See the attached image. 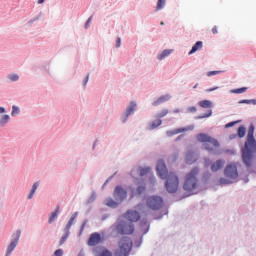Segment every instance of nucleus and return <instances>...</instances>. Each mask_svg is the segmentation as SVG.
Segmentation results:
<instances>
[{
  "label": "nucleus",
  "instance_id": "obj_4",
  "mask_svg": "<svg viewBox=\"0 0 256 256\" xmlns=\"http://www.w3.org/2000/svg\"><path fill=\"white\" fill-rule=\"evenodd\" d=\"M224 175L226 178H220L219 185H230L233 183V179H237L239 177V172L237 171V165L231 163L228 164L224 170Z\"/></svg>",
  "mask_w": 256,
  "mask_h": 256
},
{
  "label": "nucleus",
  "instance_id": "obj_35",
  "mask_svg": "<svg viewBox=\"0 0 256 256\" xmlns=\"http://www.w3.org/2000/svg\"><path fill=\"white\" fill-rule=\"evenodd\" d=\"M211 115H213V111L209 110L206 114H204L203 116L198 117L199 119H205L207 117H211Z\"/></svg>",
  "mask_w": 256,
  "mask_h": 256
},
{
  "label": "nucleus",
  "instance_id": "obj_53",
  "mask_svg": "<svg viewBox=\"0 0 256 256\" xmlns=\"http://www.w3.org/2000/svg\"><path fill=\"white\" fill-rule=\"evenodd\" d=\"M179 111H180L179 109H175L174 113H179Z\"/></svg>",
  "mask_w": 256,
  "mask_h": 256
},
{
  "label": "nucleus",
  "instance_id": "obj_11",
  "mask_svg": "<svg viewBox=\"0 0 256 256\" xmlns=\"http://www.w3.org/2000/svg\"><path fill=\"white\" fill-rule=\"evenodd\" d=\"M125 219H128L131 223H137L141 219V214L135 210H128L124 214Z\"/></svg>",
  "mask_w": 256,
  "mask_h": 256
},
{
  "label": "nucleus",
  "instance_id": "obj_21",
  "mask_svg": "<svg viewBox=\"0 0 256 256\" xmlns=\"http://www.w3.org/2000/svg\"><path fill=\"white\" fill-rule=\"evenodd\" d=\"M171 53H173V50H164L161 54L158 55L159 61H163V59H165V57H169Z\"/></svg>",
  "mask_w": 256,
  "mask_h": 256
},
{
  "label": "nucleus",
  "instance_id": "obj_2",
  "mask_svg": "<svg viewBox=\"0 0 256 256\" xmlns=\"http://www.w3.org/2000/svg\"><path fill=\"white\" fill-rule=\"evenodd\" d=\"M254 131L255 128L250 126L247 134V141L245 142L244 149L242 151V159L246 167H251V161H253L251 149L255 147V137L253 136Z\"/></svg>",
  "mask_w": 256,
  "mask_h": 256
},
{
  "label": "nucleus",
  "instance_id": "obj_3",
  "mask_svg": "<svg viewBox=\"0 0 256 256\" xmlns=\"http://www.w3.org/2000/svg\"><path fill=\"white\" fill-rule=\"evenodd\" d=\"M197 187H199V168L195 167L185 175L183 189L191 195Z\"/></svg>",
  "mask_w": 256,
  "mask_h": 256
},
{
  "label": "nucleus",
  "instance_id": "obj_39",
  "mask_svg": "<svg viewBox=\"0 0 256 256\" xmlns=\"http://www.w3.org/2000/svg\"><path fill=\"white\" fill-rule=\"evenodd\" d=\"M71 227H72L71 224L67 223V225L65 226V229H64L66 234L70 235L71 232L69 231V229H71Z\"/></svg>",
  "mask_w": 256,
  "mask_h": 256
},
{
  "label": "nucleus",
  "instance_id": "obj_16",
  "mask_svg": "<svg viewBox=\"0 0 256 256\" xmlns=\"http://www.w3.org/2000/svg\"><path fill=\"white\" fill-rule=\"evenodd\" d=\"M96 256H113V254L107 248L98 247L96 248Z\"/></svg>",
  "mask_w": 256,
  "mask_h": 256
},
{
  "label": "nucleus",
  "instance_id": "obj_38",
  "mask_svg": "<svg viewBox=\"0 0 256 256\" xmlns=\"http://www.w3.org/2000/svg\"><path fill=\"white\" fill-rule=\"evenodd\" d=\"M239 121L229 122L225 125L226 129H229V127H234V125H237Z\"/></svg>",
  "mask_w": 256,
  "mask_h": 256
},
{
  "label": "nucleus",
  "instance_id": "obj_56",
  "mask_svg": "<svg viewBox=\"0 0 256 256\" xmlns=\"http://www.w3.org/2000/svg\"><path fill=\"white\" fill-rule=\"evenodd\" d=\"M196 87H197V84L194 86V89H196Z\"/></svg>",
  "mask_w": 256,
  "mask_h": 256
},
{
  "label": "nucleus",
  "instance_id": "obj_7",
  "mask_svg": "<svg viewBox=\"0 0 256 256\" xmlns=\"http://www.w3.org/2000/svg\"><path fill=\"white\" fill-rule=\"evenodd\" d=\"M116 231L120 235H131L135 231V226L132 222H120L116 226Z\"/></svg>",
  "mask_w": 256,
  "mask_h": 256
},
{
  "label": "nucleus",
  "instance_id": "obj_46",
  "mask_svg": "<svg viewBox=\"0 0 256 256\" xmlns=\"http://www.w3.org/2000/svg\"><path fill=\"white\" fill-rule=\"evenodd\" d=\"M86 225H87V221H84L82 226H81V229H80L81 233H83V230L85 229Z\"/></svg>",
  "mask_w": 256,
  "mask_h": 256
},
{
  "label": "nucleus",
  "instance_id": "obj_47",
  "mask_svg": "<svg viewBox=\"0 0 256 256\" xmlns=\"http://www.w3.org/2000/svg\"><path fill=\"white\" fill-rule=\"evenodd\" d=\"M209 165H211V160L206 159L205 160V167H209Z\"/></svg>",
  "mask_w": 256,
  "mask_h": 256
},
{
  "label": "nucleus",
  "instance_id": "obj_1",
  "mask_svg": "<svg viewBox=\"0 0 256 256\" xmlns=\"http://www.w3.org/2000/svg\"><path fill=\"white\" fill-rule=\"evenodd\" d=\"M156 170L160 179H166V190L168 193H177L179 190V176L175 172H169L164 160H159Z\"/></svg>",
  "mask_w": 256,
  "mask_h": 256
},
{
  "label": "nucleus",
  "instance_id": "obj_25",
  "mask_svg": "<svg viewBox=\"0 0 256 256\" xmlns=\"http://www.w3.org/2000/svg\"><path fill=\"white\" fill-rule=\"evenodd\" d=\"M38 187H39V182H35L32 186L30 194L28 195V199H33V195H35V191H37Z\"/></svg>",
  "mask_w": 256,
  "mask_h": 256
},
{
  "label": "nucleus",
  "instance_id": "obj_32",
  "mask_svg": "<svg viewBox=\"0 0 256 256\" xmlns=\"http://www.w3.org/2000/svg\"><path fill=\"white\" fill-rule=\"evenodd\" d=\"M9 115H3L0 119V126L5 125V123H9Z\"/></svg>",
  "mask_w": 256,
  "mask_h": 256
},
{
  "label": "nucleus",
  "instance_id": "obj_48",
  "mask_svg": "<svg viewBox=\"0 0 256 256\" xmlns=\"http://www.w3.org/2000/svg\"><path fill=\"white\" fill-rule=\"evenodd\" d=\"M87 83H89V76L86 77V79L84 81V85H87Z\"/></svg>",
  "mask_w": 256,
  "mask_h": 256
},
{
  "label": "nucleus",
  "instance_id": "obj_44",
  "mask_svg": "<svg viewBox=\"0 0 256 256\" xmlns=\"http://www.w3.org/2000/svg\"><path fill=\"white\" fill-rule=\"evenodd\" d=\"M212 33H213V35H217V33H219L217 26H214L212 28Z\"/></svg>",
  "mask_w": 256,
  "mask_h": 256
},
{
  "label": "nucleus",
  "instance_id": "obj_18",
  "mask_svg": "<svg viewBox=\"0 0 256 256\" xmlns=\"http://www.w3.org/2000/svg\"><path fill=\"white\" fill-rule=\"evenodd\" d=\"M195 161H197V157L195 156V153L193 152H188L186 154V163L188 165H193V163H195Z\"/></svg>",
  "mask_w": 256,
  "mask_h": 256
},
{
  "label": "nucleus",
  "instance_id": "obj_45",
  "mask_svg": "<svg viewBox=\"0 0 256 256\" xmlns=\"http://www.w3.org/2000/svg\"><path fill=\"white\" fill-rule=\"evenodd\" d=\"M116 47H121V38L118 37L116 40Z\"/></svg>",
  "mask_w": 256,
  "mask_h": 256
},
{
  "label": "nucleus",
  "instance_id": "obj_20",
  "mask_svg": "<svg viewBox=\"0 0 256 256\" xmlns=\"http://www.w3.org/2000/svg\"><path fill=\"white\" fill-rule=\"evenodd\" d=\"M199 106L203 109H210V107H213V103L209 100H202L199 102Z\"/></svg>",
  "mask_w": 256,
  "mask_h": 256
},
{
  "label": "nucleus",
  "instance_id": "obj_22",
  "mask_svg": "<svg viewBox=\"0 0 256 256\" xmlns=\"http://www.w3.org/2000/svg\"><path fill=\"white\" fill-rule=\"evenodd\" d=\"M145 186H140L137 188L136 191L132 190V196L131 198L135 197L136 195H141L142 193H145Z\"/></svg>",
  "mask_w": 256,
  "mask_h": 256
},
{
  "label": "nucleus",
  "instance_id": "obj_17",
  "mask_svg": "<svg viewBox=\"0 0 256 256\" xmlns=\"http://www.w3.org/2000/svg\"><path fill=\"white\" fill-rule=\"evenodd\" d=\"M203 49V42L202 41H197L192 49L190 50V52L188 53V55H193V53H197V51Z\"/></svg>",
  "mask_w": 256,
  "mask_h": 256
},
{
  "label": "nucleus",
  "instance_id": "obj_50",
  "mask_svg": "<svg viewBox=\"0 0 256 256\" xmlns=\"http://www.w3.org/2000/svg\"><path fill=\"white\" fill-rule=\"evenodd\" d=\"M240 103H251V100H242Z\"/></svg>",
  "mask_w": 256,
  "mask_h": 256
},
{
  "label": "nucleus",
  "instance_id": "obj_24",
  "mask_svg": "<svg viewBox=\"0 0 256 256\" xmlns=\"http://www.w3.org/2000/svg\"><path fill=\"white\" fill-rule=\"evenodd\" d=\"M183 131H185V129L170 130L166 132V135L168 137H173V135H179V133H183Z\"/></svg>",
  "mask_w": 256,
  "mask_h": 256
},
{
  "label": "nucleus",
  "instance_id": "obj_8",
  "mask_svg": "<svg viewBox=\"0 0 256 256\" xmlns=\"http://www.w3.org/2000/svg\"><path fill=\"white\" fill-rule=\"evenodd\" d=\"M146 205L152 211H159L163 207V198L159 196H151L147 199Z\"/></svg>",
  "mask_w": 256,
  "mask_h": 256
},
{
  "label": "nucleus",
  "instance_id": "obj_43",
  "mask_svg": "<svg viewBox=\"0 0 256 256\" xmlns=\"http://www.w3.org/2000/svg\"><path fill=\"white\" fill-rule=\"evenodd\" d=\"M55 256H63V249H58L54 253Z\"/></svg>",
  "mask_w": 256,
  "mask_h": 256
},
{
  "label": "nucleus",
  "instance_id": "obj_29",
  "mask_svg": "<svg viewBox=\"0 0 256 256\" xmlns=\"http://www.w3.org/2000/svg\"><path fill=\"white\" fill-rule=\"evenodd\" d=\"M167 0H158L157 6H156V11H161L163 7H165V3Z\"/></svg>",
  "mask_w": 256,
  "mask_h": 256
},
{
  "label": "nucleus",
  "instance_id": "obj_55",
  "mask_svg": "<svg viewBox=\"0 0 256 256\" xmlns=\"http://www.w3.org/2000/svg\"><path fill=\"white\" fill-rule=\"evenodd\" d=\"M139 207H141V205H138V206H137V209H139Z\"/></svg>",
  "mask_w": 256,
  "mask_h": 256
},
{
  "label": "nucleus",
  "instance_id": "obj_27",
  "mask_svg": "<svg viewBox=\"0 0 256 256\" xmlns=\"http://www.w3.org/2000/svg\"><path fill=\"white\" fill-rule=\"evenodd\" d=\"M151 168L146 167V168H139L138 172L140 174V177H144V175H147V173H150Z\"/></svg>",
  "mask_w": 256,
  "mask_h": 256
},
{
  "label": "nucleus",
  "instance_id": "obj_37",
  "mask_svg": "<svg viewBox=\"0 0 256 256\" xmlns=\"http://www.w3.org/2000/svg\"><path fill=\"white\" fill-rule=\"evenodd\" d=\"M77 218V213H75L70 220L68 221V225H73V223L75 222V219Z\"/></svg>",
  "mask_w": 256,
  "mask_h": 256
},
{
  "label": "nucleus",
  "instance_id": "obj_34",
  "mask_svg": "<svg viewBox=\"0 0 256 256\" xmlns=\"http://www.w3.org/2000/svg\"><path fill=\"white\" fill-rule=\"evenodd\" d=\"M9 80H10V81H19V75H17V74H11V75L9 76Z\"/></svg>",
  "mask_w": 256,
  "mask_h": 256
},
{
  "label": "nucleus",
  "instance_id": "obj_12",
  "mask_svg": "<svg viewBox=\"0 0 256 256\" xmlns=\"http://www.w3.org/2000/svg\"><path fill=\"white\" fill-rule=\"evenodd\" d=\"M99 243H101V234L97 232L91 234L88 240V245H90V247H95V245H99Z\"/></svg>",
  "mask_w": 256,
  "mask_h": 256
},
{
  "label": "nucleus",
  "instance_id": "obj_9",
  "mask_svg": "<svg viewBox=\"0 0 256 256\" xmlns=\"http://www.w3.org/2000/svg\"><path fill=\"white\" fill-rule=\"evenodd\" d=\"M13 240L8 246L6 256L11 255L13 253L14 249L17 247V244L19 243V239L21 238V230H17L16 233L12 235Z\"/></svg>",
  "mask_w": 256,
  "mask_h": 256
},
{
  "label": "nucleus",
  "instance_id": "obj_41",
  "mask_svg": "<svg viewBox=\"0 0 256 256\" xmlns=\"http://www.w3.org/2000/svg\"><path fill=\"white\" fill-rule=\"evenodd\" d=\"M219 73H221V71H210L207 73L208 77H211L212 75H219Z\"/></svg>",
  "mask_w": 256,
  "mask_h": 256
},
{
  "label": "nucleus",
  "instance_id": "obj_49",
  "mask_svg": "<svg viewBox=\"0 0 256 256\" xmlns=\"http://www.w3.org/2000/svg\"><path fill=\"white\" fill-rule=\"evenodd\" d=\"M217 89H219V88H218V87H214V88L208 89V91L211 92V91H215V90H217Z\"/></svg>",
  "mask_w": 256,
  "mask_h": 256
},
{
  "label": "nucleus",
  "instance_id": "obj_57",
  "mask_svg": "<svg viewBox=\"0 0 256 256\" xmlns=\"http://www.w3.org/2000/svg\"><path fill=\"white\" fill-rule=\"evenodd\" d=\"M174 159H177V155H176V156H174Z\"/></svg>",
  "mask_w": 256,
  "mask_h": 256
},
{
  "label": "nucleus",
  "instance_id": "obj_40",
  "mask_svg": "<svg viewBox=\"0 0 256 256\" xmlns=\"http://www.w3.org/2000/svg\"><path fill=\"white\" fill-rule=\"evenodd\" d=\"M188 113H195L197 111V107L191 106L187 109Z\"/></svg>",
  "mask_w": 256,
  "mask_h": 256
},
{
  "label": "nucleus",
  "instance_id": "obj_28",
  "mask_svg": "<svg viewBox=\"0 0 256 256\" xmlns=\"http://www.w3.org/2000/svg\"><path fill=\"white\" fill-rule=\"evenodd\" d=\"M245 133H247V129L244 126H240L238 128V137L243 138L245 137Z\"/></svg>",
  "mask_w": 256,
  "mask_h": 256
},
{
  "label": "nucleus",
  "instance_id": "obj_51",
  "mask_svg": "<svg viewBox=\"0 0 256 256\" xmlns=\"http://www.w3.org/2000/svg\"><path fill=\"white\" fill-rule=\"evenodd\" d=\"M38 3H39L40 5H43V3H45V0H38Z\"/></svg>",
  "mask_w": 256,
  "mask_h": 256
},
{
  "label": "nucleus",
  "instance_id": "obj_5",
  "mask_svg": "<svg viewBox=\"0 0 256 256\" xmlns=\"http://www.w3.org/2000/svg\"><path fill=\"white\" fill-rule=\"evenodd\" d=\"M196 139L198 143H203L206 151H213V149H217L219 147V141L205 133L198 134Z\"/></svg>",
  "mask_w": 256,
  "mask_h": 256
},
{
  "label": "nucleus",
  "instance_id": "obj_52",
  "mask_svg": "<svg viewBox=\"0 0 256 256\" xmlns=\"http://www.w3.org/2000/svg\"><path fill=\"white\" fill-rule=\"evenodd\" d=\"M0 113H5V109L3 107H0Z\"/></svg>",
  "mask_w": 256,
  "mask_h": 256
},
{
  "label": "nucleus",
  "instance_id": "obj_13",
  "mask_svg": "<svg viewBox=\"0 0 256 256\" xmlns=\"http://www.w3.org/2000/svg\"><path fill=\"white\" fill-rule=\"evenodd\" d=\"M135 109H137V103L131 102L126 110V113L124 114L123 123H125V121H127V119L129 118V115H132L133 111H135Z\"/></svg>",
  "mask_w": 256,
  "mask_h": 256
},
{
  "label": "nucleus",
  "instance_id": "obj_15",
  "mask_svg": "<svg viewBox=\"0 0 256 256\" xmlns=\"http://www.w3.org/2000/svg\"><path fill=\"white\" fill-rule=\"evenodd\" d=\"M169 99H171V95L166 94V95L161 96L160 98H158L156 101H154L152 103V105L154 107H157L158 105H161L162 103H166V101H169Z\"/></svg>",
  "mask_w": 256,
  "mask_h": 256
},
{
  "label": "nucleus",
  "instance_id": "obj_54",
  "mask_svg": "<svg viewBox=\"0 0 256 256\" xmlns=\"http://www.w3.org/2000/svg\"><path fill=\"white\" fill-rule=\"evenodd\" d=\"M160 25H165V22L160 23Z\"/></svg>",
  "mask_w": 256,
  "mask_h": 256
},
{
  "label": "nucleus",
  "instance_id": "obj_30",
  "mask_svg": "<svg viewBox=\"0 0 256 256\" xmlns=\"http://www.w3.org/2000/svg\"><path fill=\"white\" fill-rule=\"evenodd\" d=\"M245 91H247V87L233 89V90H231V93H235V94L241 95V93H245Z\"/></svg>",
  "mask_w": 256,
  "mask_h": 256
},
{
  "label": "nucleus",
  "instance_id": "obj_26",
  "mask_svg": "<svg viewBox=\"0 0 256 256\" xmlns=\"http://www.w3.org/2000/svg\"><path fill=\"white\" fill-rule=\"evenodd\" d=\"M106 205H107L108 207H113V208L119 207V203L115 202V200H113L112 198H108V199L106 200Z\"/></svg>",
  "mask_w": 256,
  "mask_h": 256
},
{
  "label": "nucleus",
  "instance_id": "obj_19",
  "mask_svg": "<svg viewBox=\"0 0 256 256\" xmlns=\"http://www.w3.org/2000/svg\"><path fill=\"white\" fill-rule=\"evenodd\" d=\"M60 207L57 206L55 211L51 213L50 218H49V223H53V221H55V219H57V217L59 216V211H60Z\"/></svg>",
  "mask_w": 256,
  "mask_h": 256
},
{
  "label": "nucleus",
  "instance_id": "obj_42",
  "mask_svg": "<svg viewBox=\"0 0 256 256\" xmlns=\"http://www.w3.org/2000/svg\"><path fill=\"white\" fill-rule=\"evenodd\" d=\"M91 21H93V16H90L85 24L86 29H88L89 25L91 24Z\"/></svg>",
  "mask_w": 256,
  "mask_h": 256
},
{
  "label": "nucleus",
  "instance_id": "obj_31",
  "mask_svg": "<svg viewBox=\"0 0 256 256\" xmlns=\"http://www.w3.org/2000/svg\"><path fill=\"white\" fill-rule=\"evenodd\" d=\"M169 115V110L164 109L160 113H158L157 117L158 119H163V117H167Z\"/></svg>",
  "mask_w": 256,
  "mask_h": 256
},
{
  "label": "nucleus",
  "instance_id": "obj_10",
  "mask_svg": "<svg viewBox=\"0 0 256 256\" xmlns=\"http://www.w3.org/2000/svg\"><path fill=\"white\" fill-rule=\"evenodd\" d=\"M114 198L118 203H123L127 199V190L123 189L121 186H116L114 190Z\"/></svg>",
  "mask_w": 256,
  "mask_h": 256
},
{
  "label": "nucleus",
  "instance_id": "obj_6",
  "mask_svg": "<svg viewBox=\"0 0 256 256\" xmlns=\"http://www.w3.org/2000/svg\"><path fill=\"white\" fill-rule=\"evenodd\" d=\"M131 249H133V241L129 237H123L119 243L118 248L114 252L115 256H129L131 253Z\"/></svg>",
  "mask_w": 256,
  "mask_h": 256
},
{
  "label": "nucleus",
  "instance_id": "obj_14",
  "mask_svg": "<svg viewBox=\"0 0 256 256\" xmlns=\"http://www.w3.org/2000/svg\"><path fill=\"white\" fill-rule=\"evenodd\" d=\"M225 166V161L224 160H217L211 165V171L213 173H217V171H220V169H223Z\"/></svg>",
  "mask_w": 256,
  "mask_h": 256
},
{
  "label": "nucleus",
  "instance_id": "obj_36",
  "mask_svg": "<svg viewBox=\"0 0 256 256\" xmlns=\"http://www.w3.org/2000/svg\"><path fill=\"white\" fill-rule=\"evenodd\" d=\"M17 114H19V107L13 106L12 107V116H15Z\"/></svg>",
  "mask_w": 256,
  "mask_h": 256
},
{
  "label": "nucleus",
  "instance_id": "obj_23",
  "mask_svg": "<svg viewBox=\"0 0 256 256\" xmlns=\"http://www.w3.org/2000/svg\"><path fill=\"white\" fill-rule=\"evenodd\" d=\"M163 122L160 120V119H158V120H154V121H152L151 123H150V125H149V129H157V127H160V125L162 124Z\"/></svg>",
  "mask_w": 256,
  "mask_h": 256
},
{
  "label": "nucleus",
  "instance_id": "obj_33",
  "mask_svg": "<svg viewBox=\"0 0 256 256\" xmlns=\"http://www.w3.org/2000/svg\"><path fill=\"white\" fill-rule=\"evenodd\" d=\"M68 238H69V234L65 233V235L62 236L60 239V245H64L65 241H67Z\"/></svg>",
  "mask_w": 256,
  "mask_h": 256
}]
</instances>
